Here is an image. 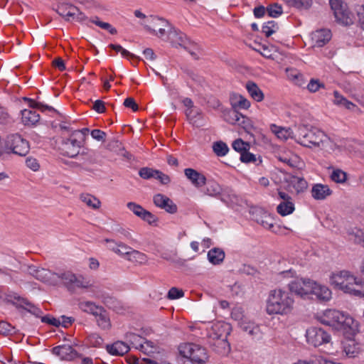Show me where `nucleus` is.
Wrapping results in <instances>:
<instances>
[{"label":"nucleus","instance_id":"obj_1","mask_svg":"<svg viewBox=\"0 0 364 364\" xmlns=\"http://www.w3.org/2000/svg\"><path fill=\"white\" fill-rule=\"evenodd\" d=\"M293 295L282 288L270 290L266 299V312L268 315L288 316L294 309Z\"/></svg>","mask_w":364,"mask_h":364},{"label":"nucleus","instance_id":"obj_2","mask_svg":"<svg viewBox=\"0 0 364 364\" xmlns=\"http://www.w3.org/2000/svg\"><path fill=\"white\" fill-rule=\"evenodd\" d=\"M329 283L334 289L358 297H364V282L348 270L332 272Z\"/></svg>","mask_w":364,"mask_h":364},{"label":"nucleus","instance_id":"obj_3","mask_svg":"<svg viewBox=\"0 0 364 364\" xmlns=\"http://www.w3.org/2000/svg\"><path fill=\"white\" fill-rule=\"evenodd\" d=\"M317 320L326 326L336 330L350 331L354 332L358 329V323L352 316L335 309H327L317 314Z\"/></svg>","mask_w":364,"mask_h":364},{"label":"nucleus","instance_id":"obj_4","mask_svg":"<svg viewBox=\"0 0 364 364\" xmlns=\"http://www.w3.org/2000/svg\"><path fill=\"white\" fill-rule=\"evenodd\" d=\"M296 141L306 147H318L322 149H331V139L321 130L317 128L307 129L302 127L299 129Z\"/></svg>","mask_w":364,"mask_h":364},{"label":"nucleus","instance_id":"obj_5","mask_svg":"<svg viewBox=\"0 0 364 364\" xmlns=\"http://www.w3.org/2000/svg\"><path fill=\"white\" fill-rule=\"evenodd\" d=\"M88 133L89 129L83 128L73 131L69 137L64 138L60 147L62 154L70 158L77 156L80 153V149L84 144Z\"/></svg>","mask_w":364,"mask_h":364},{"label":"nucleus","instance_id":"obj_6","mask_svg":"<svg viewBox=\"0 0 364 364\" xmlns=\"http://www.w3.org/2000/svg\"><path fill=\"white\" fill-rule=\"evenodd\" d=\"M178 350L183 357L189 359L193 363H205L208 358L205 349L195 343L181 344Z\"/></svg>","mask_w":364,"mask_h":364},{"label":"nucleus","instance_id":"obj_7","mask_svg":"<svg viewBox=\"0 0 364 364\" xmlns=\"http://www.w3.org/2000/svg\"><path fill=\"white\" fill-rule=\"evenodd\" d=\"M330 5L338 22L346 26L352 23L351 14L343 0H330Z\"/></svg>","mask_w":364,"mask_h":364},{"label":"nucleus","instance_id":"obj_8","mask_svg":"<svg viewBox=\"0 0 364 364\" xmlns=\"http://www.w3.org/2000/svg\"><path fill=\"white\" fill-rule=\"evenodd\" d=\"M6 143L9 149L18 156H26L30 150L28 141L18 134L9 136Z\"/></svg>","mask_w":364,"mask_h":364},{"label":"nucleus","instance_id":"obj_9","mask_svg":"<svg viewBox=\"0 0 364 364\" xmlns=\"http://www.w3.org/2000/svg\"><path fill=\"white\" fill-rule=\"evenodd\" d=\"M57 13L66 21L76 20L83 21L86 19L84 13L81 12L77 7L68 3H61L58 6Z\"/></svg>","mask_w":364,"mask_h":364},{"label":"nucleus","instance_id":"obj_10","mask_svg":"<svg viewBox=\"0 0 364 364\" xmlns=\"http://www.w3.org/2000/svg\"><path fill=\"white\" fill-rule=\"evenodd\" d=\"M312 279L296 278L288 284L289 291L301 298H306L309 295Z\"/></svg>","mask_w":364,"mask_h":364},{"label":"nucleus","instance_id":"obj_11","mask_svg":"<svg viewBox=\"0 0 364 364\" xmlns=\"http://www.w3.org/2000/svg\"><path fill=\"white\" fill-rule=\"evenodd\" d=\"M306 337L308 343L314 347L327 343L331 340L330 335L321 328L311 327L306 330Z\"/></svg>","mask_w":364,"mask_h":364},{"label":"nucleus","instance_id":"obj_12","mask_svg":"<svg viewBox=\"0 0 364 364\" xmlns=\"http://www.w3.org/2000/svg\"><path fill=\"white\" fill-rule=\"evenodd\" d=\"M278 198L282 201L277 207V213L282 216L291 214L295 210L292 198L288 193L282 191H278Z\"/></svg>","mask_w":364,"mask_h":364},{"label":"nucleus","instance_id":"obj_13","mask_svg":"<svg viewBox=\"0 0 364 364\" xmlns=\"http://www.w3.org/2000/svg\"><path fill=\"white\" fill-rule=\"evenodd\" d=\"M309 295L315 296L320 302H328L332 298V291L327 286L312 280Z\"/></svg>","mask_w":364,"mask_h":364},{"label":"nucleus","instance_id":"obj_14","mask_svg":"<svg viewBox=\"0 0 364 364\" xmlns=\"http://www.w3.org/2000/svg\"><path fill=\"white\" fill-rule=\"evenodd\" d=\"M53 354L58 356L60 360L66 361H72L77 357H81L82 354L79 353L70 345H60L52 348Z\"/></svg>","mask_w":364,"mask_h":364},{"label":"nucleus","instance_id":"obj_15","mask_svg":"<svg viewBox=\"0 0 364 364\" xmlns=\"http://www.w3.org/2000/svg\"><path fill=\"white\" fill-rule=\"evenodd\" d=\"M154 205L161 209L165 210L168 213H175L177 212L176 205L166 196L157 193L153 197Z\"/></svg>","mask_w":364,"mask_h":364},{"label":"nucleus","instance_id":"obj_16","mask_svg":"<svg viewBox=\"0 0 364 364\" xmlns=\"http://www.w3.org/2000/svg\"><path fill=\"white\" fill-rule=\"evenodd\" d=\"M168 37L170 43L176 48H188V45L190 44V41L187 38L186 35L175 28L169 31Z\"/></svg>","mask_w":364,"mask_h":364},{"label":"nucleus","instance_id":"obj_17","mask_svg":"<svg viewBox=\"0 0 364 364\" xmlns=\"http://www.w3.org/2000/svg\"><path fill=\"white\" fill-rule=\"evenodd\" d=\"M186 177L191 182L196 188H201L206 183V177L200 172L192 168L184 169Z\"/></svg>","mask_w":364,"mask_h":364},{"label":"nucleus","instance_id":"obj_18","mask_svg":"<svg viewBox=\"0 0 364 364\" xmlns=\"http://www.w3.org/2000/svg\"><path fill=\"white\" fill-rule=\"evenodd\" d=\"M230 102L232 109L236 110L247 109L250 107V102L243 95L233 92L230 95Z\"/></svg>","mask_w":364,"mask_h":364},{"label":"nucleus","instance_id":"obj_19","mask_svg":"<svg viewBox=\"0 0 364 364\" xmlns=\"http://www.w3.org/2000/svg\"><path fill=\"white\" fill-rule=\"evenodd\" d=\"M331 38V32L328 29H320L312 33L311 39L314 46L322 47Z\"/></svg>","mask_w":364,"mask_h":364},{"label":"nucleus","instance_id":"obj_20","mask_svg":"<svg viewBox=\"0 0 364 364\" xmlns=\"http://www.w3.org/2000/svg\"><path fill=\"white\" fill-rule=\"evenodd\" d=\"M106 350L112 355L122 356L130 350V347L126 343L117 341L112 344L107 345Z\"/></svg>","mask_w":364,"mask_h":364},{"label":"nucleus","instance_id":"obj_21","mask_svg":"<svg viewBox=\"0 0 364 364\" xmlns=\"http://www.w3.org/2000/svg\"><path fill=\"white\" fill-rule=\"evenodd\" d=\"M211 331L210 336L213 338L222 339L223 337L226 338L227 335L230 333V326L226 323L218 321L213 324Z\"/></svg>","mask_w":364,"mask_h":364},{"label":"nucleus","instance_id":"obj_22","mask_svg":"<svg viewBox=\"0 0 364 364\" xmlns=\"http://www.w3.org/2000/svg\"><path fill=\"white\" fill-rule=\"evenodd\" d=\"M331 194L332 191L328 185L316 183L311 188V196L315 200H324Z\"/></svg>","mask_w":364,"mask_h":364},{"label":"nucleus","instance_id":"obj_23","mask_svg":"<svg viewBox=\"0 0 364 364\" xmlns=\"http://www.w3.org/2000/svg\"><path fill=\"white\" fill-rule=\"evenodd\" d=\"M58 273L53 272L49 269H40L36 272V278L44 283L55 284L57 282Z\"/></svg>","mask_w":364,"mask_h":364},{"label":"nucleus","instance_id":"obj_24","mask_svg":"<svg viewBox=\"0 0 364 364\" xmlns=\"http://www.w3.org/2000/svg\"><path fill=\"white\" fill-rule=\"evenodd\" d=\"M152 27L149 26L152 30V33L159 37L164 36L166 33L164 27L168 26V22L161 18L157 16H151Z\"/></svg>","mask_w":364,"mask_h":364},{"label":"nucleus","instance_id":"obj_25","mask_svg":"<svg viewBox=\"0 0 364 364\" xmlns=\"http://www.w3.org/2000/svg\"><path fill=\"white\" fill-rule=\"evenodd\" d=\"M40 120V115L36 110L25 109L21 111V121L26 126L35 125Z\"/></svg>","mask_w":364,"mask_h":364},{"label":"nucleus","instance_id":"obj_26","mask_svg":"<svg viewBox=\"0 0 364 364\" xmlns=\"http://www.w3.org/2000/svg\"><path fill=\"white\" fill-rule=\"evenodd\" d=\"M245 88L250 96L256 102H262L264 98V95L258 85L253 81H248L245 85Z\"/></svg>","mask_w":364,"mask_h":364},{"label":"nucleus","instance_id":"obj_27","mask_svg":"<svg viewBox=\"0 0 364 364\" xmlns=\"http://www.w3.org/2000/svg\"><path fill=\"white\" fill-rule=\"evenodd\" d=\"M287 76L289 80L292 82L296 85L302 87L305 84L303 75L295 68H287Z\"/></svg>","mask_w":364,"mask_h":364},{"label":"nucleus","instance_id":"obj_28","mask_svg":"<svg viewBox=\"0 0 364 364\" xmlns=\"http://www.w3.org/2000/svg\"><path fill=\"white\" fill-rule=\"evenodd\" d=\"M205 193L212 197H217L220 195L223 188L214 179H206Z\"/></svg>","mask_w":364,"mask_h":364},{"label":"nucleus","instance_id":"obj_29","mask_svg":"<svg viewBox=\"0 0 364 364\" xmlns=\"http://www.w3.org/2000/svg\"><path fill=\"white\" fill-rule=\"evenodd\" d=\"M208 259L214 265L220 264L225 259V252L222 249L214 247L208 251Z\"/></svg>","mask_w":364,"mask_h":364},{"label":"nucleus","instance_id":"obj_30","mask_svg":"<svg viewBox=\"0 0 364 364\" xmlns=\"http://www.w3.org/2000/svg\"><path fill=\"white\" fill-rule=\"evenodd\" d=\"M95 316L97 323L100 328L102 330L110 329L112 326L110 319L104 308H102V311H99Z\"/></svg>","mask_w":364,"mask_h":364},{"label":"nucleus","instance_id":"obj_31","mask_svg":"<svg viewBox=\"0 0 364 364\" xmlns=\"http://www.w3.org/2000/svg\"><path fill=\"white\" fill-rule=\"evenodd\" d=\"M79 308L84 312L95 316L99 311H102V306L96 305L94 302L83 301L78 304Z\"/></svg>","mask_w":364,"mask_h":364},{"label":"nucleus","instance_id":"obj_32","mask_svg":"<svg viewBox=\"0 0 364 364\" xmlns=\"http://www.w3.org/2000/svg\"><path fill=\"white\" fill-rule=\"evenodd\" d=\"M127 259L131 262L135 264H145L147 261V257L145 254L134 250L133 248L130 251Z\"/></svg>","mask_w":364,"mask_h":364},{"label":"nucleus","instance_id":"obj_33","mask_svg":"<svg viewBox=\"0 0 364 364\" xmlns=\"http://www.w3.org/2000/svg\"><path fill=\"white\" fill-rule=\"evenodd\" d=\"M80 198L88 207L93 209H98L101 205L100 200L92 195L88 193H82L80 196Z\"/></svg>","mask_w":364,"mask_h":364},{"label":"nucleus","instance_id":"obj_34","mask_svg":"<svg viewBox=\"0 0 364 364\" xmlns=\"http://www.w3.org/2000/svg\"><path fill=\"white\" fill-rule=\"evenodd\" d=\"M328 169H332L330 175V178L332 181L336 183H343L347 180V173L340 168H335L329 167Z\"/></svg>","mask_w":364,"mask_h":364},{"label":"nucleus","instance_id":"obj_35","mask_svg":"<svg viewBox=\"0 0 364 364\" xmlns=\"http://www.w3.org/2000/svg\"><path fill=\"white\" fill-rule=\"evenodd\" d=\"M290 183L297 193L304 192L308 187L307 181L301 177L292 176Z\"/></svg>","mask_w":364,"mask_h":364},{"label":"nucleus","instance_id":"obj_36","mask_svg":"<svg viewBox=\"0 0 364 364\" xmlns=\"http://www.w3.org/2000/svg\"><path fill=\"white\" fill-rule=\"evenodd\" d=\"M213 151L217 156L223 157L229 152V147L227 144L223 141H217L213 144Z\"/></svg>","mask_w":364,"mask_h":364},{"label":"nucleus","instance_id":"obj_37","mask_svg":"<svg viewBox=\"0 0 364 364\" xmlns=\"http://www.w3.org/2000/svg\"><path fill=\"white\" fill-rule=\"evenodd\" d=\"M60 279L65 287L69 289H73V282L75 279V274L72 272L67 271L63 273L58 274L57 280Z\"/></svg>","mask_w":364,"mask_h":364},{"label":"nucleus","instance_id":"obj_38","mask_svg":"<svg viewBox=\"0 0 364 364\" xmlns=\"http://www.w3.org/2000/svg\"><path fill=\"white\" fill-rule=\"evenodd\" d=\"M134 341H140L139 346H136L135 348L139 349L141 351L144 353H149L152 352V349L154 346H152V343L148 341H144V339L139 336L133 335L132 336Z\"/></svg>","mask_w":364,"mask_h":364},{"label":"nucleus","instance_id":"obj_39","mask_svg":"<svg viewBox=\"0 0 364 364\" xmlns=\"http://www.w3.org/2000/svg\"><path fill=\"white\" fill-rule=\"evenodd\" d=\"M92 286L91 281L89 278L85 277L82 275H76L75 279L73 282V289L75 287L80 289H89Z\"/></svg>","mask_w":364,"mask_h":364},{"label":"nucleus","instance_id":"obj_40","mask_svg":"<svg viewBox=\"0 0 364 364\" xmlns=\"http://www.w3.org/2000/svg\"><path fill=\"white\" fill-rule=\"evenodd\" d=\"M104 343L103 338L96 333L88 335L86 338V343L91 347L100 348Z\"/></svg>","mask_w":364,"mask_h":364},{"label":"nucleus","instance_id":"obj_41","mask_svg":"<svg viewBox=\"0 0 364 364\" xmlns=\"http://www.w3.org/2000/svg\"><path fill=\"white\" fill-rule=\"evenodd\" d=\"M289 6L298 9H308L312 4V0H284Z\"/></svg>","mask_w":364,"mask_h":364},{"label":"nucleus","instance_id":"obj_42","mask_svg":"<svg viewBox=\"0 0 364 364\" xmlns=\"http://www.w3.org/2000/svg\"><path fill=\"white\" fill-rule=\"evenodd\" d=\"M271 130L274 132L278 138L282 139H287L291 134L290 129H285L278 127L276 124L271 125Z\"/></svg>","mask_w":364,"mask_h":364},{"label":"nucleus","instance_id":"obj_43","mask_svg":"<svg viewBox=\"0 0 364 364\" xmlns=\"http://www.w3.org/2000/svg\"><path fill=\"white\" fill-rule=\"evenodd\" d=\"M237 125L241 127L247 133H250L254 129L252 120L242 114L239 117Z\"/></svg>","mask_w":364,"mask_h":364},{"label":"nucleus","instance_id":"obj_44","mask_svg":"<svg viewBox=\"0 0 364 364\" xmlns=\"http://www.w3.org/2000/svg\"><path fill=\"white\" fill-rule=\"evenodd\" d=\"M241 113L232 108L224 114L225 120L230 124H237Z\"/></svg>","mask_w":364,"mask_h":364},{"label":"nucleus","instance_id":"obj_45","mask_svg":"<svg viewBox=\"0 0 364 364\" xmlns=\"http://www.w3.org/2000/svg\"><path fill=\"white\" fill-rule=\"evenodd\" d=\"M232 149L240 154L250 149V144L241 139H235L232 144Z\"/></svg>","mask_w":364,"mask_h":364},{"label":"nucleus","instance_id":"obj_46","mask_svg":"<svg viewBox=\"0 0 364 364\" xmlns=\"http://www.w3.org/2000/svg\"><path fill=\"white\" fill-rule=\"evenodd\" d=\"M279 27L274 21H269L262 26V32L267 37H269L274 33Z\"/></svg>","mask_w":364,"mask_h":364},{"label":"nucleus","instance_id":"obj_47","mask_svg":"<svg viewBox=\"0 0 364 364\" xmlns=\"http://www.w3.org/2000/svg\"><path fill=\"white\" fill-rule=\"evenodd\" d=\"M25 100H28V106L30 108L38 109L41 110L42 112H43L45 110H48V111H54L55 110V109L53 107L46 105H43V103L36 102L33 100L28 99V98H25Z\"/></svg>","mask_w":364,"mask_h":364},{"label":"nucleus","instance_id":"obj_48","mask_svg":"<svg viewBox=\"0 0 364 364\" xmlns=\"http://www.w3.org/2000/svg\"><path fill=\"white\" fill-rule=\"evenodd\" d=\"M267 12L270 17L277 18L282 14L283 10L281 5L273 4L267 7Z\"/></svg>","mask_w":364,"mask_h":364},{"label":"nucleus","instance_id":"obj_49","mask_svg":"<svg viewBox=\"0 0 364 364\" xmlns=\"http://www.w3.org/2000/svg\"><path fill=\"white\" fill-rule=\"evenodd\" d=\"M273 221V218L266 213H263L260 220H257L259 223H260L264 228L268 230H271L274 227Z\"/></svg>","mask_w":364,"mask_h":364},{"label":"nucleus","instance_id":"obj_50","mask_svg":"<svg viewBox=\"0 0 364 364\" xmlns=\"http://www.w3.org/2000/svg\"><path fill=\"white\" fill-rule=\"evenodd\" d=\"M186 115L188 119L193 124L196 123L197 118H200L201 116V112L198 108L187 109L186 110Z\"/></svg>","mask_w":364,"mask_h":364},{"label":"nucleus","instance_id":"obj_51","mask_svg":"<svg viewBox=\"0 0 364 364\" xmlns=\"http://www.w3.org/2000/svg\"><path fill=\"white\" fill-rule=\"evenodd\" d=\"M127 207L129 210H131L135 215H136L139 218L141 217V215L143 213V211L146 210L141 205L134 202L127 203Z\"/></svg>","mask_w":364,"mask_h":364},{"label":"nucleus","instance_id":"obj_52","mask_svg":"<svg viewBox=\"0 0 364 364\" xmlns=\"http://www.w3.org/2000/svg\"><path fill=\"white\" fill-rule=\"evenodd\" d=\"M140 218L144 221L146 222L149 225H155L158 221V218L149 212V210H145L143 211V213L141 215Z\"/></svg>","mask_w":364,"mask_h":364},{"label":"nucleus","instance_id":"obj_53","mask_svg":"<svg viewBox=\"0 0 364 364\" xmlns=\"http://www.w3.org/2000/svg\"><path fill=\"white\" fill-rule=\"evenodd\" d=\"M306 87L310 92H316L320 88H324L325 85L321 82L318 80L311 79L307 84Z\"/></svg>","mask_w":364,"mask_h":364},{"label":"nucleus","instance_id":"obj_54","mask_svg":"<svg viewBox=\"0 0 364 364\" xmlns=\"http://www.w3.org/2000/svg\"><path fill=\"white\" fill-rule=\"evenodd\" d=\"M132 249V248L131 247L120 242L118 244L117 250H115V253L119 256L124 257L127 259Z\"/></svg>","mask_w":364,"mask_h":364},{"label":"nucleus","instance_id":"obj_55","mask_svg":"<svg viewBox=\"0 0 364 364\" xmlns=\"http://www.w3.org/2000/svg\"><path fill=\"white\" fill-rule=\"evenodd\" d=\"M156 170H154L150 168L144 167L141 168L139 171V175L141 178L144 179H149L151 178H155Z\"/></svg>","mask_w":364,"mask_h":364},{"label":"nucleus","instance_id":"obj_56","mask_svg":"<svg viewBox=\"0 0 364 364\" xmlns=\"http://www.w3.org/2000/svg\"><path fill=\"white\" fill-rule=\"evenodd\" d=\"M187 50L194 59H198L200 56V48L198 46L190 41L188 48H183Z\"/></svg>","mask_w":364,"mask_h":364},{"label":"nucleus","instance_id":"obj_57","mask_svg":"<svg viewBox=\"0 0 364 364\" xmlns=\"http://www.w3.org/2000/svg\"><path fill=\"white\" fill-rule=\"evenodd\" d=\"M184 296V292L182 289H179L176 287H172L168 292L167 297L169 299H177L183 297Z\"/></svg>","mask_w":364,"mask_h":364},{"label":"nucleus","instance_id":"obj_58","mask_svg":"<svg viewBox=\"0 0 364 364\" xmlns=\"http://www.w3.org/2000/svg\"><path fill=\"white\" fill-rule=\"evenodd\" d=\"M354 242L364 247V232L361 230H357L351 234Z\"/></svg>","mask_w":364,"mask_h":364},{"label":"nucleus","instance_id":"obj_59","mask_svg":"<svg viewBox=\"0 0 364 364\" xmlns=\"http://www.w3.org/2000/svg\"><path fill=\"white\" fill-rule=\"evenodd\" d=\"M91 136L99 141H105L106 138V133L100 129H93L90 132Z\"/></svg>","mask_w":364,"mask_h":364},{"label":"nucleus","instance_id":"obj_60","mask_svg":"<svg viewBox=\"0 0 364 364\" xmlns=\"http://www.w3.org/2000/svg\"><path fill=\"white\" fill-rule=\"evenodd\" d=\"M240 161L243 163H251L256 161V156L255 154L245 151L240 154Z\"/></svg>","mask_w":364,"mask_h":364},{"label":"nucleus","instance_id":"obj_61","mask_svg":"<svg viewBox=\"0 0 364 364\" xmlns=\"http://www.w3.org/2000/svg\"><path fill=\"white\" fill-rule=\"evenodd\" d=\"M155 178L158 179L161 183L164 185H166L171 182L170 177L159 170L156 171Z\"/></svg>","mask_w":364,"mask_h":364},{"label":"nucleus","instance_id":"obj_62","mask_svg":"<svg viewBox=\"0 0 364 364\" xmlns=\"http://www.w3.org/2000/svg\"><path fill=\"white\" fill-rule=\"evenodd\" d=\"M26 164L27 167H28L33 171H38L40 168V165H39L38 161L33 157L27 158L26 160Z\"/></svg>","mask_w":364,"mask_h":364},{"label":"nucleus","instance_id":"obj_63","mask_svg":"<svg viewBox=\"0 0 364 364\" xmlns=\"http://www.w3.org/2000/svg\"><path fill=\"white\" fill-rule=\"evenodd\" d=\"M123 104L126 107L132 109L134 112L137 111L139 109L137 104L132 97L126 98Z\"/></svg>","mask_w":364,"mask_h":364},{"label":"nucleus","instance_id":"obj_64","mask_svg":"<svg viewBox=\"0 0 364 364\" xmlns=\"http://www.w3.org/2000/svg\"><path fill=\"white\" fill-rule=\"evenodd\" d=\"M92 109L97 113H103L105 112V102L100 100H97L92 106Z\"/></svg>","mask_w":364,"mask_h":364}]
</instances>
